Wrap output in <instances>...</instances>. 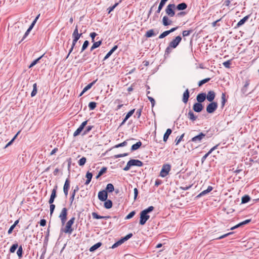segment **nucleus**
<instances>
[{
	"label": "nucleus",
	"instance_id": "47",
	"mask_svg": "<svg viewBox=\"0 0 259 259\" xmlns=\"http://www.w3.org/2000/svg\"><path fill=\"white\" fill-rule=\"evenodd\" d=\"M165 3L163 1H161L158 6L157 10L156 11V13H159L162 10L163 6L165 5Z\"/></svg>",
	"mask_w": 259,
	"mask_h": 259
},
{
	"label": "nucleus",
	"instance_id": "50",
	"mask_svg": "<svg viewBox=\"0 0 259 259\" xmlns=\"http://www.w3.org/2000/svg\"><path fill=\"white\" fill-rule=\"evenodd\" d=\"M20 131H19L16 135L13 138V139L10 141L6 145L5 147V148H7L8 147H9V146H10L12 144V143H13V142L14 141L15 139H16V138L17 137V136H18V135L20 133Z\"/></svg>",
	"mask_w": 259,
	"mask_h": 259
},
{
	"label": "nucleus",
	"instance_id": "46",
	"mask_svg": "<svg viewBox=\"0 0 259 259\" xmlns=\"http://www.w3.org/2000/svg\"><path fill=\"white\" fill-rule=\"evenodd\" d=\"M193 30L190 29L188 30H184L182 32V35L183 37H186L189 36L191 33H192Z\"/></svg>",
	"mask_w": 259,
	"mask_h": 259
},
{
	"label": "nucleus",
	"instance_id": "45",
	"mask_svg": "<svg viewBox=\"0 0 259 259\" xmlns=\"http://www.w3.org/2000/svg\"><path fill=\"white\" fill-rule=\"evenodd\" d=\"M210 80V78H206L200 80V81H199L198 85L199 87H201L204 83L208 82Z\"/></svg>",
	"mask_w": 259,
	"mask_h": 259
},
{
	"label": "nucleus",
	"instance_id": "19",
	"mask_svg": "<svg viewBox=\"0 0 259 259\" xmlns=\"http://www.w3.org/2000/svg\"><path fill=\"white\" fill-rule=\"evenodd\" d=\"M79 189L78 186L76 185V187H75V188L74 189V190H72L71 194L70 199H69L71 204L72 203V202L74 199V197H75L76 193L78 191Z\"/></svg>",
	"mask_w": 259,
	"mask_h": 259
},
{
	"label": "nucleus",
	"instance_id": "14",
	"mask_svg": "<svg viewBox=\"0 0 259 259\" xmlns=\"http://www.w3.org/2000/svg\"><path fill=\"white\" fill-rule=\"evenodd\" d=\"M250 15H248L241 19L237 24L236 26L235 27V28H239V27L243 25L249 18Z\"/></svg>",
	"mask_w": 259,
	"mask_h": 259
},
{
	"label": "nucleus",
	"instance_id": "58",
	"mask_svg": "<svg viewBox=\"0 0 259 259\" xmlns=\"http://www.w3.org/2000/svg\"><path fill=\"white\" fill-rule=\"evenodd\" d=\"M72 37L73 39L72 40V44L71 46H72V47H75L77 41L78 40V39L80 38V37H77V36H72Z\"/></svg>",
	"mask_w": 259,
	"mask_h": 259
},
{
	"label": "nucleus",
	"instance_id": "9",
	"mask_svg": "<svg viewBox=\"0 0 259 259\" xmlns=\"http://www.w3.org/2000/svg\"><path fill=\"white\" fill-rule=\"evenodd\" d=\"M87 123H88V120H85V121H83V122H82V123L80 125L79 127L77 128V129L73 133V136L76 137V136H78L81 133V132L83 131L84 127L87 124Z\"/></svg>",
	"mask_w": 259,
	"mask_h": 259
},
{
	"label": "nucleus",
	"instance_id": "24",
	"mask_svg": "<svg viewBox=\"0 0 259 259\" xmlns=\"http://www.w3.org/2000/svg\"><path fill=\"white\" fill-rule=\"evenodd\" d=\"M249 80L246 81L244 86L241 89V92L243 95H245V96H247L248 94L247 93V88L248 87L249 85Z\"/></svg>",
	"mask_w": 259,
	"mask_h": 259
},
{
	"label": "nucleus",
	"instance_id": "5",
	"mask_svg": "<svg viewBox=\"0 0 259 259\" xmlns=\"http://www.w3.org/2000/svg\"><path fill=\"white\" fill-rule=\"evenodd\" d=\"M218 103L215 102H211L209 104L207 105L206 106V112L208 113H213L218 108Z\"/></svg>",
	"mask_w": 259,
	"mask_h": 259
},
{
	"label": "nucleus",
	"instance_id": "36",
	"mask_svg": "<svg viewBox=\"0 0 259 259\" xmlns=\"http://www.w3.org/2000/svg\"><path fill=\"white\" fill-rule=\"evenodd\" d=\"M82 33H78V26H76L75 29L72 33V36H77L80 37L82 36Z\"/></svg>",
	"mask_w": 259,
	"mask_h": 259
},
{
	"label": "nucleus",
	"instance_id": "34",
	"mask_svg": "<svg viewBox=\"0 0 259 259\" xmlns=\"http://www.w3.org/2000/svg\"><path fill=\"white\" fill-rule=\"evenodd\" d=\"M250 200V197L248 195L243 196L241 198V203L244 204L248 202Z\"/></svg>",
	"mask_w": 259,
	"mask_h": 259
},
{
	"label": "nucleus",
	"instance_id": "29",
	"mask_svg": "<svg viewBox=\"0 0 259 259\" xmlns=\"http://www.w3.org/2000/svg\"><path fill=\"white\" fill-rule=\"evenodd\" d=\"M142 142L141 141H139L137 142L136 144L133 145L131 147V151H134L138 149L142 146Z\"/></svg>",
	"mask_w": 259,
	"mask_h": 259
},
{
	"label": "nucleus",
	"instance_id": "48",
	"mask_svg": "<svg viewBox=\"0 0 259 259\" xmlns=\"http://www.w3.org/2000/svg\"><path fill=\"white\" fill-rule=\"evenodd\" d=\"M18 247L17 243L13 244L10 248V252L11 253H14L16 251V249Z\"/></svg>",
	"mask_w": 259,
	"mask_h": 259
},
{
	"label": "nucleus",
	"instance_id": "12",
	"mask_svg": "<svg viewBox=\"0 0 259 259\" xmlns=\"http://www.w3.org/2000/svg\"><path fill=\"white\" fill-rule=\"evenodd\" d=\"M203 109V106L201 103L196 102L193 104V110L196 112L199 113Z\"/></svg>",
	"mask_w": 259,
	"mask_h": 259
},
{
	"label": "nucleus",
	"instance_id": "60",
	"mask_svg": "<svg viewBox=\"0 0 259 259\" xmlns=\"http://www.w3.org/2000/svg\"><path fill=\"white\" fill-rule=\"evenodd\" d=\"M102 41L101 40L96 41V42H94V44L93 45V47H95L96 49L98 48L99 47H100L101 46V45L102 44Z\"/></svg>",
	"mask_w": 259,
	"mask_h": 259
},
{
	"label": "nucleus",
	"instance_id": "26",
	"mask_svg": "<svg viewBox=\"0 0 259 259\" xmlns=\"http://www.w3.org/2000/svg\"><path fill=\"white\" fill-rule=\"evenodd\" d=\"M171 133L172 130L170 128L167 129L166 132L164 134L163 138V140L164 142H166L167 141L169 135L171 134Z\"/></svg>",
	"mask_w": 259,
	"mask_h": 259
},
{
	"label": "nucleus",
	"instance_id": "4",
	"mask_svg": "<svg viewBox=\"0 0 259 259\" xmlns=\"http://www.w3.org/2000/svg\"><path fill=\"white\" fill-rule=\"evenodd\" d=\"M171 169V165L169 164H164L160 172V176L162 178L165 177L169 173Z\"/></svg>",
	"mask_w": 259,
	"mask_h": 259
},
{
	"label": "nucleus",
	"instance_id": "52",
	"mask_svg": "<svg viewBox=\"0 0 259 259\" xmlns=\"http://www.w3.org/2000/svg\"><path fill=\"white\" fill-rule=\"evenodd\" d=\"M127 144V140H125L121 143L117 144L114 146V148H117L123 146H125Z\"/></svg>",
	"mask_w": 259,
	"mask_h": 259
},
{
	"label": "nucleus",
	"instance_id": "7",
	"mask_svg": "<svg viewBox=\"0 0 259 259\" xmlns=\"http://www.w3.org/2000/svg\"><path fill=\"white\" fill-rule=\"evenodd\" d=\"M206 135L202 132L200 133L198 135L193 137L190 141L195 143H200L202 139L205 137Z\"/></svg>",
	"mask_w": 259,
	"mask_h": 259
},
{
	"label": "nucleus",
	"instance_id": "1",
	"mask_svg": "<svg viewBox=\"0 0 259 259\" xmlns=\"http://www.w3.org/2000/svg\"><path fill=\"white\" fill-rule=\"evenodd\" d=\"M154 209V207L153 206H150L141 211L139 221V224L141 225H144L146 224V222L150 218V215L148 213L152 212Z\"/></svg>",
	"mask_w": 259,
	"mask_h": 259
},
{
	"label": "nucleus",
	"instance_id": "31",
	"mask_svg": "<svg viewBox=\"0 0 259 259\" xmlns=\"http://www.w3.org/2000/svg\"><path fill=\"white\" fill-rule=\"evenodd\" d=\"M44 55L45 54L40 56L39 57H38V58L33 60L29 65V68H31L33 67L34 65H35L39 62V61L44 57Z\"/></svg>",
	"mask_w": 259,
	"mask_h": 259
},
{
	"label": "nucleus",
	"instance_id": "40",
	"mask_svg": "<svg viewBox=\"0 0 259 259\" xmlns=\"http://www.w3.org/2000/svg\"><path fill=\"white\" fill-rule=\"evenodd\" d=\"M87 161V159L85 157H82L78 161V165L80 166H83Z\"/></svg>",
	"mask_w": 259,
	"mask_h": 259
},
{
	"label": "nucleus",
	"instance_id": "62",
	"mask_svg": "<svg viewBox=\"0 0 259 259\" xmlns=\"http://www.w3.org/2000/svg\"><path fill=\"white\" fill-rule=\"evenodd\" d=\"M31 30H29V29H27L26 30V31L25 32L23 37H22V38L21 39V41L19 42V43H20L21 42H22V41H23L25 38H26V37L29 35L30 32L31 31Z\"/></svg>",
	"mask_w": 259,
	"mask_h": 259
},
{
	"label": "nucleus",
	"instance_id": "13",
	"mask_svg": "<svg viewBox=\"0 0 259 259\" xmlns=\"http://www.w3.org/2000/svg\"><path fill=\"white\" fill-rule=\"evenodd\" d=\"M186 115L187 118L193 122L197 118V116L195 115L193 111L191 110H189L188 113L186 114Z\"/></svg>",
	"mask_w": 259,
	"mask_h": 259
},
{
	"label": "nucleus",
	"instance_id": "8",
	"mask_svg": "<svg viewBox=\"0 0 259 259\" xmlns=\"http://www.w3.org/2000/svg\"><path fill=\"white\" fill-rule=\"evenodd\" d=\"M182 40V37L181 36L179 35L176 36L174 39H173L169 43L170 47H172L175 49L177 47V46L179 45L180 42Z\"/></svg>",
	"mask_w": 259,
	"mask_h": 259
},
{
	"label": "nucleus",
	"instance_id": "64",
	"mask_svg": "<svg viewBox=\"0 0 259 259\" xmlns=\"http://www.w3.org/2000/svg\"><path fill=\"white\" fill-rule=\"evenodd\" d=\"M92 216L93 218L95 219H101L102 218L101 215H99L97 213L95 212L92 213Z\"/></svg>",
	"mask_w": 259,
	"mask_h": 259
},
{
	"label": "nucleus",
	"instance_id": "2",
	"mask_svg": "<svg viewBox=\"0 0 259 259\" xmlns=\"http://www.w3.org/2000/svg\"><path fill=\"white\" fill-rule=\"evenodd\" d=\"M75 220V217L71 218L66 223V226L64 229H62L61 230L65 233H67L69 235H71L73 231V228L72 227V226L74 223Z\"/></svg>",
	"mask_w": 259,
	"mask_h": 259
},
{
	"label": "nucleus",
	"instance_id": "28",
	"mask_svg": "<svg viewBox=\"0 0 259 259\" xmlns=\"http://www.w3.org/2000/svg\"><path fill=\"white\" fill-rule=\"evenodd\" d=\"M107 193H111L114 191V187L112 184L109 183L107 185L106 189L105 190Z\"/></svg>",
	"mask_w": 259,
	"mask_h": 259
},
{
	"label": "nucleus",
	"instance_id": "56",
	"mask_svg": "<svg viewBox=\"0 0 259 259\" xmlns=\"http://www.w3.org/2000/svg\"><path fill=\"white\" fill-rule=\"evenodd\" d=\"M208 190H207L206 189L202 191L200 193H199L197 196L196 198H200L203 196L206 195L207 194H208Z\"/></svg>",
	"mask_w": 259,
	"mask_h": 259
},
{
	"label": "nucleus",
	"instance_id": "16",
	"mask_svg": "<svg viewBox=\"0 0 259 259\" xmlns=\"http://www.w3.org/2000/svg\"><path fill=\"white\" fill-rule=\"evenodd\" d=\"M132 166H136L138 167L142 166L143 165V163L138 159H131L129 160Z\"/></svg>",
	"mask_w": 259,
	"mask_h": 259
},
{
	"label": "nucleus",
	"instance_id": "55",
	"mask_svg": "<svg viewBox=\"0 0 259 259\" xmlns=\"http://www.w3.org/2000/svg\"><path fill=\"white\" fill-rule=\"evenodd\" d=\"M135 109H132L131 111H130L125 115V120H127L135 112Z\"/></svg>",
	"mask_w": 259,
	"mask_h": 259
},
{
	"label": "nucleus",
	"instance_id": "18",
	"mask_svg": "<svg viewBox=\"0 0 259 259\" xmlns=\"http://www.w3.org/2000/svg\"><path fill=\"white\" fill-rule=\"evenodd\" d=\"M190 97V92L188 89H187L183 95L182 101L184 103H187Z\"/></svg>",
	"mask_w": 259,
	"mask_h": 259
},
{
	"label": "nucleus",
	"instance_id": "32",
	"mask_svg": "<svg viewBox=\"0 0 259 259\" xmlns=\"http://www.w3.org/2000/svg\"><path fill=\"white\" fill-rule=\"evenodd\" d=\"M157 33H155L153 29H150L147 31L145 35L146 37H151L156 35Z\"/></svg>",
	"mask_w": 259,
	"mask_h": 259
},
{
	"label": "nucleus",
	"instance_id": "61",
	"mask_svg": "<svg viewBox=\"0 0 259 259\" xmlns=\"http://www.w3.org/2000/svg\"><path fill=\"white\" fill-rule=\"evenodd\" d=\"M127 155H128V153H123V154H119L115 155L114 156V158L116 159V158H120V157H122L126 156Z\"/></svg>",
	"mask_w": 259,
	"mask_h": 259
},
{
	"label": "nucleus",
	"instance_id": "11",
	"mask_svg": "<svg viewBox=\"0 0 259 259\" xmlns=\"http://www.w3.org/2000/svg\"><path fill=\"white\" fill-rule=\"evenodd\" d=\"M70 189V180L69 178H67L65 182L64 186H63V192L66 197H67L68 195V191Z\"/></svg>",
	"mask_w": 259,
	"mask_h": 259
},
{
	"label": "nucleus",
	"instance_id": "22",
	"mask_svg": "<svg viewBox=\"0 0 259 259\" xmlns=\"http://www.w3.org/2000/svg\"><path fill=\"white\" fill-rule=\"evenodd\" d=\"M118 48V46L115 45L114 46L110 51L108 52V53L106 55L105 57L103 59V61L106 60L113 53V52L116 50V49Z\"/></svg>",
	"mask_w": 259,
	"mask_h": 259
},
{
	"label": "nucleus",
	"instance_id": "20",
	"mask_svg": "<svg viewBox=\"0 0 259 259\" xmlns=\"http://www.w3.org/2000/svg\"><path fill=\"white\" fill-rule=\"evenodd\" d=\"M172 21L169 19L168 16H164L163 17L162 24L164 26H167L170 25L172 24Z\"/></svg>",
	"mask_w": 259,
	"mask_h": 259
},
{
	"label": "nucleus",
	"instance_id": "43",
	"mask_svg": "<svg viewBox=\"0 0 259 259\" xmlns=\"http://www.w3.org/2000/svg\"><path fill=\"white\" fill-rule=\"evenodd\" d=\"M124 242H123L122 240L121 239H120V240H119L118 241L116 242L115 243H114L112 245V246H111V248H115L118 247V246L121 245Z\"/></svg>",
	"mask_w": 259,
	"mask_h": 259
},
{
	"label": "nucleus",
	"instance_id": "23",
	"mask_svg": "<svg viewBox=\"0 0 259 259\" xmlns=\"http://www.w3.org/2000/svg\"><path fill=\"white\" fill-rule=\"evenodd\" d=\"M93 177V174L90 171H87L85 175V178H87L86 181L84 183L85 185H88L91 182Z\"/></svg>",
	"mask_w": 259,
	"mask_h": 259
},
{
	"label": "nucleus",
	"instance_id": "33",
	"mask_svg": "<svg viewBox=\"0 0 259 259\" xmlns=\"http://www.w3.org/2000/svg\"><path fill=\"white\" fill-rule=\"evenodd\" d=\"M57 189H58V186L57 185H56L54 187V188L53 189L52 191V193H51V196L50 197L53 198V199H55L56 197H57Z\"/></svg>",
	"mask_w": 259,
	"mask_h": 259
},
{
	"label": "nucleus",
	"instance_id": "42",
	"mask_svg": "<svg viewBox=\"0 0 259 259\" xmlns=\"http://www.w3.org/2000/svg\"><path fill=\"white\" fill-rule=\"evenodd\" d=\"M94 127L93 125H88L86 127L85 130L83 131L82 133V135H85L88 134Z\"/></svg>",
	"mask_w": 259,
	"mask_h": 259
},
{
	"label": "nucleus",
	"instance_id": "51",
	"mask_svg": "<svg viewBox=\"0 0 259 259\" xmlns=\"http://www.w3.org/2000/svg\"><path fill=\"white\" fill-rule=\"evenodd\" d=\"M121 2V1H120L119 3H116L113 6L108 8L107 9V10H108V13L109 14L111 12L113 11Z\"/></svg>",
	"mask_w": 259,
	"mask_h": 259
},
{
	"label": "nucleus",
	"instance_id": "6",
	"mask_svg": "<svg viewBox=\"0 0 259 259\" xmlns=\"http://www.w3.org/2000/svg\"><path fill=\"white\" fill-rule=\"evenodd\" d=\"M67 209L65 207H64L59 216V218L60 219L61 223L63 225L67 220Z\"/></svg>",
	"mask_w": 259,
	"mask_h": 259
},
{
	"label": "nucleus",
	"instance_id": "35",
	"mask_svg": "<svg viewBox=\"0 0 259 259\" xmlns=\"http://www.w3.org/2000/svg\"><path fill=\"white\" fill-rule=\"evenodd\" d=\"M97 79L93 81V82H92L91 83L88 84L86 87H85L84 88V89H83V93H85V92H87L88 90H89V89H90L96 83V82L97 81Z\"/></svg>",
	"mask_w": 259,
	"mask_h": 259
},
{
	"label": "nucleus",
	"instance_id": "37",
	"mask_svg": "<svg viewBox=\"0 0 259 259\" xmlns=\"http://www.w3.org/2000/svg\"><path fill=\"white\" fill-rule=\"evenodd\" d=\"M174 49L172 47H170V45H168V47L166 48L164 53V57L166 58L168 56L169 54L171 52L172 49Z\"/></svg>",
	"mask_w": 259,
	"mask_h": 259
},
{
	"label": "nucleus",
	"instance_id": "10",
	"mask_svg": "<svg viewBox=\"0 0 259 259\" xmlns=\"http://www.w3.org/2000/svg\"><path fill=\"white\" fill-rule=\"evenodd\" d=\"M98 197L101 201H106L108 198V193L105 190L100 191L98 193Z\"/></svg>",
	"mask_w": 259,
	"mask_h": 259
},
{
	"label": "nucleus",
	"instance_id": "21",
	"mask_svg": "<svg viewBox=\"0 0 259 259\" xmlns=\"http://www.w3.org/2000/svg\"><path fill=\"white\" fill-rule=\"evenodd\" d=\"M188 5L185 3H182L176 6V9L179 11H183L187 9Z\"/></svg>",
	"mask_w": 259,
	"mask_h": 259
},
{
	"label": "nucleus",
	"instance_id": "27",
	"mask_svg": "<svg viewBox=\"0 0 259 259\" xmlns=\"http://www.w3.org/2000/svg\"><path fill=\"white\" fill-rule=\"evenodd\" d=\"M104 207L106 209H110L112 207L113 203L111 200L107 199L104 201Z\"/></svg>",
	"mask_w": 259,
	"mask_h": 259
},
{
	"label": "nucleus",
	"instance_id": "15",
	"mask_svg": "<svg viewBox=\"0 0 259 259\" xmlns=\"http://www.w3.org/2000/svg\"><path fill=\"white\" fill-rule=\"evenodd\" d=\"M215 97V94L213 91H210L208 92L207 95H206V98L207 100L211 102H212Z\"/></svg>",
	"mask_w": 259,
	"mask_h": 259
},
{
	"label": "nucleus",
	"instance_id": "39",
	"mask_svg": "<svg viewBox=\"0 0 259 259\" xmlns=\"http://www.w3.org/2000/svg\"><path fill=\"white\" fill-rule=\"evenodd\" d=\"M37 94V84L36 83H34L33 84V90L31 93V96L32 97L35 96Z\"/></svg>",
	"mask_w": 259,
	"mask_h": 259
},
{
	"label": "nucleus",
	"instance_id": "59",
	"mask_svg": "<svg viewBox=\"0 0 259 259\" xmlns=\"http://www.w3.org/2000/svg\"><path fill=\"white\" fill-rule=\"evenodd\" d=\"M168 34H169V33H168L167 30L163 32H162L161 34H160L158 38L159 39H162V38L165 37V36H166L167 35H168Z\"/></svg>",
	"mask_w": 259,
	"mask_h": 259
},
{
	"label": "nucleus",
	"instance_id": "25",
	"mask_svg": "<svg viewBox=\"0 0 259 259\" xmlns=\"http://www.w3.org/2000/svg\"><path fill=\"white\" fill-rule=\"evenodd\" d=\"M102 245V243L100 242H99L94 244V245H93L92 247H91L89 249V250L90 252H94L98 248L101 247Z\"/></svg>",
	"mask_w": 259,
	"mask_h": 259
},
{
	"label": "nucleus",
	"instance_id": "49",
	"mask_svg": "<svg viewBox=\"0 0 259 259\" xmlns=\"http://www.w3.org/2000/svg\"><path fill=\"white\" fill-rule=\"evenodd\" d=\"M185 135V134H183L180 137H177V138L175 140V143L176 145H178L181 141L183 140V138H184Z\"/></svg>",
	"mask_w": 259,
	"mask_h": 259
},
{
	"label": "nucleus",
	"instance_id": "17",
	"mask_svg": "<svg viewBox=\"0 0 259 259\" xmlns=\"http://www.w3.org/2000/svg\"><path fill=\"white\" fill-rule=\"evenodd\" d=\"M206 99V94L204 93H199L196 97V100L198 103H202Z\"/></svg>",
	"mask_w": 259,
	"mask_h": 259
},
{
	"label": "nucleus",
	"instance_id": "63",
	"mask_svg": "<svg viewBox=\"0 0 259 259\" xmlns=\"http://www.w3.org/2000/svg\"><path fill=\"white\" fill-rule=\"evenodd\" d=\"M132 165L130 162V161H128L126 164V165L123 168V169L124 170V171H127L131 167H132Z\"/></svg>",
	"mask_w": 259,
	"mask_h": 259
},
{
	"label": "nucleus",
	"instance_id": "53",
	"mask_svg": "<svg viewBox=\"0 0 259 259\" xmlns=\"http://www.w3.org/2000/svg\"><path fill=\"white\" fill-rule=\"evenodd\" d=\"M232 60H229L227 61L224 62L223 64L224 66L227 68H230Z\"/></svg>",
	"mask_w": 259,
	"mask_h": 259
},
{
	"label": "nucleus",
	"instance_id": "38",
	"mask_svg": "<svg viewBox=\"0 0 259 259\" xmlns=\"http://www.w3.org/2000/svg\"><path fill=\"white\" fill-rule=\"evenodd\" d=\"M23 252V251L22 246V245H20V246H19L18 249L17 250V255L18 256L19 258H21L22 257Z\"/></svg>",
	"mask_w": 259,
	"mask_h": 259
},
{
	"label": "nucleus",
	"instance_id": "44",
	"mask_svg": "<svg viewBox=\"0 0 259 259\" xmlns=\"http://www.w3.org/2000/svg\"><path fill=\"white\" fill-rule=\"evenodd\" d=\"M89 41L88 40H85L83 44V45L82 46L80 53L83 52L89 46Z\"/></svg>",
	"mask_w": 259,
	"mask_h": 259
},
{
	"label": "nucleus",
	"instance_id": "30",
	"mask_svg": "<svg viewBox=\"0 0 259 259\" xmlns=\"http://www.w3.org/2000/svg\"><path fill=\"white\" fill-rule=\"evenodd\" d=\"M227 101V99L226 98V93H223L221 96V108L223 109Z\"/></svg>",
	"mask_w": 259,
	"mask_h": 259
},
{
	"label": "nucleus",
	"instance_id": "57",
	"mask_svg": "<svg viewBox=\"0 0 259 259\" xmlns=\"http://www.w3.org/2000/svg\"><path fill=\"white\" fill-rule=\"evenodd\" d=\"M136 214L135 211H132L129 213L125 217V219L128 220L132 218Z\"/></svg>",
	"mask_w": 259,
	"mask_h": 259
},
{
	"label": "nucleus",
	"instance_id": "41",
	"mask_svg": "<svg viewBox=\"0 0 259 259\" xmlns=\"http://www.w3.org/2000/svg\"><path fill=\"white\" fill-rule=\"evenodd\" d=\"M89 108L90 110H93L97 106V103L95 102H91L89 104Z\"/></svg>",
	"mask_w": 259,
	"mask_h": 259
},
{
	"label": "nucleus",
	"instance_id": "3",
	"mask_svg": "<svg viewBox=\"0 0 259 259\" xmlns=\"http://www.w3.org/2000/svg\"><path fill=\"white\" fill-rule=\"evenodd\" d=\"M175 9L176 5L174 4H168L165 9V13L167 16L170 17H174L176 14Z\"/></svg>",
	"mask_w": 259,
	"mask_h": 259
},
{
	"label": "nucleus",
	"instance_id": "54",
	"mask_svg": "<svg viewBox=\"0 0 259 259\" xmlns=\"http://www.w3.org/2000/svg\"><path fill=\"white\" fill-rule=\"evenodd\" d=\"M133 236L132 233H129L126 235L125 236L121 238V239L122 240L123 242H124L125 241H127L129 239H130Z\"/></svg>",
	"mask_w": 259,
	"mask_h": 259
}]
</instances>
